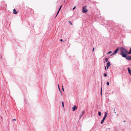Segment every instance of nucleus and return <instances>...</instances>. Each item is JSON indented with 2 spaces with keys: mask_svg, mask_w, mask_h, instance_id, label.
I'll list each match as a JSON object with an SVG mask.
<instances>
[{
  "mask_svg": "<svg viewBox=\"0 0 131 131\" xmlns=\"http://www.w3.org/2000/svg\"><path fill=\"white\" fill-rule=\"evenodd\" d=\"M77 107L76 105H74L73 107L72 108L73 111H74L76 109H77Z\"/></svg>",
  "mask_w": 131,
  "mask_h": 131,
  "instance_id": "nucleus-5",
  "label": "nucleus"
},
{
  "mask_svg": "<svg viewBox=\"0 0 131 131\" xmlns=\"http://www.w3.org/2000/svg\"><path fill=\"white\" fill-rule=\"evenodd\" d=\"M58 88L59 89L60 91V92H61V90H60V88H59V85L58 84Z\"/></svg>",
  "mask_w": 131,
  "mask_h": 131,
  "instance_id": "nucleus-17",
  "label": "nucleus"
},
{
  "mask_svg": "<svg viewBox=\"0 0 131 131\" xmlns=\"http://www.w3.org/2000/svg\"><path fill=\"white\" fill-rule=\"evenodd\" d=\"M115 54L114 53V52L111 55V56L113 55H114V54Z\"/></svg>",
  "mask_w": 131,
  "mask_h": 131,
  "instance_id": "nucleus-26",
  "label": "nucleus"
},
{
  "mask_svg": "<svg viewBox=\"0 0 131 131\" xmlns=\"http://www.w3.org/2000/svg\"><path fill=\"white\" fill-rule=\"evenodd\" d=\"M106 84L108 85H109V82L108 81L107 82V83H106Z\"/></svg>",
  "mask_w": 131,
  "mask_h": 131,
  "instance_id": "nucleus-23",
  "label": "nucleus"
},
{
  "mask_svg": "<svg viewBox=\"0 0 131 131\" xmlns=\"http://www.w3.org/2000/svg\"><path fill=\"white\" fill-rule=\"evenodd\" d=\"M102 87H101V95H102Z\"/></svg>",
  "mask_w": 131,
  "mask_h": 131,
  "instance_id": "nucleus-24",
  "label": "nucleus"
},
{
  "mask_svg": "<svg viewBox=\"0 0 131 131\" xmlns=\"http://www.w3.org/2000/svg\"><path fill=\"white\" fill-rule=\"evenodd\" d=\"M60 41H63V40L62 39H61L60 40Z\"/></svg>",
  "mask_w": 131,
  "mask_h": 131,
  "instance_id": "nucleus-28",
  "label": "nucleus"
},
{
  "mask_svg": "<svg viewBox=\"0 0 131 131\" xmlns=\"http://www.w3.org/2000/svg\"><path fill=\"white\" fill-rule=\"evenodd\" d=\"M124 122H125V121H124Z\"/></svg>",
  "mask_w": 131,
  "mask_h": 131,
  "instance_id": "nucleus-33",
  "label": "nucleus"
},
{
  "mask_svg": "<svg viewBox=\"0 0 131 131\" xmlns=\"http://www.w3.org/2000/svg\"><path fill=\"white\" fill-rule=\"evenodd\" d=\"M86 6H83L82 7V12L83 13H86L88 11L87 9H86L85 8Z\"/></svg>",
  "mask_w": 131,
  "mask_h": 131,
  "instance_id": "nucleus-3",
  "label": "nucleus"
},
{
  "mask_svg": "<svg viewBox=\"0 0 131 131\" xmlns=\"http://www.w3.org/2000/svg\"><path fill=\"white\" fill-rule=\"evenodd\" d=\"M111 65V63L110 62H108L106 63V67L107 69H108L109 67Z\"/></svg>",
  "mask_w": 131,
  "mask_h": 131,
  "instance_id": "nucleus-4",
  "label": "nucleus"
},
{
  "mask_svg": "<svg viewBox=\"0 0 131 131\" xmlns=\"http://www.w3.org/2000/svg\"><path fill=\"white\" fill-rule=\"evenodd\" d=\"M128 69L129 74H130V75H131V70L129 68H128Z\"/></svg>",
  "mask_w": 131,
  "mask_h": 131,
  "instance_id": "nucleus-11",
  "label": "nucleus"
},
{
  "mask_svg": "<svg viewBox=\"0 0 131 131\" xmlns=\"http://www.w3.org/2000/svg\"><path fill=\"white\" fill-rule=\"evenodd\" d=\"M13 13L15 14H16L17 13V12L16 11L15 9H14L13 10Z\"/></svg>",
  "mask_w": 131,
  "mask_h": 131,
  "instance_id": "nucleus-8",
  "label": "nucleus"
},
{
  "mask_svg": "<svg viewBox=\"0 0 131 131\" xmlns=\"http://www.w3.org/2000/svg\"><path fill=\"white\" fill-rule=\"evenodd\" d=\"M61 7H62V6L61 5L60 6V8H59L58 10H59V11H60L61 8Z\"/></svg>",
  "mask_w": 131,
  "mask_h": 131,
  "instance_id": "nucleus-21",
  "label": "nucleus"
},
{
  "mask_svg": "<svg viewBox=\"0 0 131 131\" xmlns=\"http://www.w3.org/2000/svg\"><path fill=\"white\" fill-rule=\"evenodd\" d=\"M75 6L73 8V10L75 8Z\"/></svg>",
  "mask_w": 131,
  "mask_h": 131,
  "instance_id": "nucleus-27",
  "label": "nucleus"
},
{
  "mask_svg": "<svg viewBox=\"0 0 131 131\" xmlns=\"http://www.w3.org/2000/svg\"><path fill=\"white\" fill-rule=\"evenodd\" d=\"M105 70H106V66L105 68Z\"/></svg>",
  "mask_w": 131,
  "mask_h": 131,
  "instance_id": "nucleus-30",
  "label": "nucleus"
},
{
  "mask_svg": "<svg viewBox=\"0 0 131 131\" xmlns=\"http://www.w3.org/2000/svg\"><path fill=\"white\" fill-rule=\"evenodd\" d=\"M123 57L126 58L128 60H131V56H129L126 54L123 53Z\"/></svg>",
  "mask_w": 131,
  "mask_h": 131,
  "instance_id": "nucleus-1",
  "label": "nucleus"
},
{
  "mask_svg": "<svg viewBox=\"0 0 131 131\" xmlns=\"http://www.w3.org/2000/svg\"><path fill=\"white\" fill-rule=\"evenodd\" d=\"M128 53L129 54H131V48H130V51Z\"/></svg>",
  "mask_w": 131,
  "mask_h": 131,
  "instance_id": "nucleus-16",
  "label": "nucleus"
},
{
  "mask_svg": "<svg viewBox=\"0 0 131 131\" xmlns=\"http://www.w3.org/2000/svg\"><path fill=\"white\" fill-rule=\"evenodd\" d=\"M16 120V119H13V121H15Z\"/></svg>",
  "mask_w": 131,
  "mask_h": 131,
  "instance_id": "nucleus-25",
  "label": "nucleus"
},
{
  "mask_svg": "<svg viewBox=\"0 0 131 131\" xmlns=\"http://www.w3.org/2000/svg\"><path fill=\"white\" fill-rule=\"evenodd\" d=\"M118 53L122 55L123 57V47H122L120 48L119 47V50L118 51Z\"/></svg>",
  "mask_w": 131,
  "mask_h": 131,
  "instance_id": "nucleus-2",
  "label": "nucleus"
},
{
  "mask_svg": "<svg viewBox=\"0 0 131 131\" xmlns=\"http://www.w3.org/2000/svg\"><path fill=\"white\" fill-rule=\"evenodd\" d=\"M62 88H63V86H62Z\"/></svg>",
  "mask_w": 131,
  "mask_h": 131,
  "instance_id": "nucleus-32",
  "label": "nucleus"
},
{
  "mask_svg": "<svg viewBox=\"0 0 131 131\" xmlns=\"http://www.w3.org/2000/svg\"><path fill=\"white\" fill-rule=\"evenodd\" d=\"M107 116V112H105V115L104 116V117L105 118Z\"/></svg>",
  "mask_w": 131,
  "mask_h": 131,
  "instance_id": "nucleus-10",
  "label": "nucleus"
},
{
  "mask_svg": "<svg viewBox=\"0 0 131 131\" xmlns=\"http://www.w3.org/2000/svg\"><path fill=\"white\" fill-rule=\"evenodd\" d=\"M69 23L71 25H72L73 24L70 21H69Z\"/></svg>",
  "mask_w": 131,
  "mask_h": 131,
  "instance_id": "nucleus-19",
  "label": "nucleus"
},
{
  "mask_svg": "<svg viewBox=\"0 0 131 131\" xmlns=\"http://www.w3.org/2000/svg\"><path fill=\"white\" fill-rule=\"evenodd\" d=\"M119 50V47H118L117 49L115 50L114 51V53L115 54L117 52H118V51Z\"/></svg>",
  "mask_w": 131,
  "mask_h": 131,
  "instance_id": "nucleus-7",
  "label": "nucleus"
},
{
  "mask_svg": "<svg viewBox=\"0 0 131 131\" xmlns=\"http://www.w3.org/2000/svg\"><path fill=\"white\" fill-rule=\"evenodd\" d=\"M103 75L105 77H106L107 76V74L106 73H104L103 74Z\"/></svg>",
  "mask_w": 131,
  "mask_h": 131,
  "instance_id": "nucleus-15",
  "label": "nucleus"
},
{
  "mask_svg": "<svg viewBox=\"0 0 131 131\" xmlns=\"http://www.w3.org/2000/svg\"><path fill=\"white\" fill-rule=\"evenodd\" d=\"M123 52H125L126 53H128V51H127V50L125 49H124V48H123Z\"/></svg>",
  "mask_w": 131,
  "mask_h": 131,
  "instance_id": "nucleus-12",
  "label": "nucleus"
},
{
  "mask_svg": "<svg viewBox=\"0 0 131 131\" xmlns=\"http://www.w3.org/2000/svg\"><path fill=\"white\" fill-rule=\"evenodd\" d=\"M59 11H59V10H58V12H57V15H56V17H57V15L58 14Z\"/></svg>",
  "mask_w": 131,
  "mask_h": 131,
  "instance_id": "nucleus-14",
  "label": "nucleus"
},
{
  "mask_svg": "<svg viewBox=\"0 0 131 131\" xmlns=\"http://www.w3.org/2000/svg\"><path fill=\"white\" fill-rule=\"evenodd\" d=\"M112 52V51H110L108 52V53H107V54H110V53H111Z\"/></svg>",
  "mask_w": 131,
  "mask_h": 131,
  "instance_id": "nucleus-20",
  "label": "nucleus"
},
{
  "mask_svg": "<svg viewBox=\"0 0 131 131\" xmlns=\"http://www.w3.org/2000/svg\"><path fill=\"white\" fill-rule=\"evenodd\" d=\"M62 105L63 107H64V102L63 101H62Z\"/></svg>",
  "mask_w": 131,
  "mask_h": 131,
  "instance_id": "nucleus-18",
  "label": "nucleus"
},
{
  "mask_svg": "<svg viewBox=\"0 0 131 131\" xmlns=\"http://www.w3.org/2000/svg\"><path fill=\"white\" fill-rule=\"evenodd\" d=\"M98 115L99 116H100L101 115V113L100 112H98Z\"/></svg>",
  "mask_w": 131,
  "mask_h": 131,
  "instance_id": "nucleus-13",
  "label": "nucleus"
},
{
  "mask_svg": "<svg viewBox=\"0 0 131 131\" xmlns=\"http://www.w3.org/2000/svg\"><path fill=\"white\" fill-rule=\"evenodd\" d=\"M105 61L106 62H107L108 60V58H106L105 59Z\"/></svg>",
  "mask_w": 131,
  "mask_h": 131,
  "instance_id": "nucleus-22",
  "label": "nucleus"
},
{
  "mask_svg": "<svg viewBox=\"0 0 131 131\" xmlns=\"http://www.w3.org/2000/svg\"><path fill=\"white\" fill-rule=\"evenodd\" d=\"M105 118H104V117L102 119L101 121V124H102L103 123L104 121L105 120Z\"/></svg>",
  "mask_w": 131,
  "mask_h": 131,
  "instance_id": "nucleus-9",
  "label": "nucleus"
},
{
  "mask_svg": "<svg viewBox=\"0 0 131 131\" xmlns=\"http://www.w3.org/2000/svg\"><path fill=\"white\" fill-rule=\"evenodd\" d=\"M84 112H85L84 110L82 111V114H81L80 115V117H79L80 118L82 117V116H83V114H84Z\"/></svg>",
  "mask_w": 131,
  "mask_h": 131,
  "instance_id": "nucleus-6",
  "label": "nucleus"
},
{
  "mask_svg": "<svg viewBox=\"0 0 131 131\" xmlns=\"http://www.w3.org/2000/svg\"><path fill=\"white\" fill-rule=\"evenodd\" d=\"M62 91H64V89H63V88H62Z\"/></svg>",
  "mask_w": 131,
  "mask_h": 131,
  "instance_id": "nucleus-31",
  "label": "nucleus"
},
{
  "mask_svg": "<svg viewBox=\"0 0 131 131\" xmlns=\"http://www.w3.org/2000/svg\"><path fill=\"white\" fill-rule=\"evenodd\" d=\"M94 47L93 48V50H92V51L93 52L94 50Z\"/></svg>",
  "mask_w": 131,
  "mask_h": 131,
  "instance_id": "nucleus-29",
  "label": "nucleus"
}]
</instances>
